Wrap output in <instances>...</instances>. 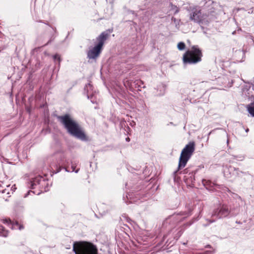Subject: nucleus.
Instances as JSON below:
<instances>
[{"instance_id": "2eb2a0df", "label": "nucleus", "mask_w": 254, "mask_h": 254, "mask_svg": "<svg viewBox=\"0 0 254 254\" xmlns=\"http://www.w3.org/2000/svg\"><path fill=\"white\" fill-rule=\"evenodd\" d=\"M3 222L5 224H11V220L9 219H5L3 220Z\"/></svg>"}, {"instance_id": "aec40b11", "label": "nucleus", "mask_w": 254, "mask_h": 254, "mask_svg": "<svg viewBox=\"0 0 254 254\" xmlns=\"http://www.w3.org/2000/svg\"><path fill=\"white\" fill-rule=\"evenodd\" d=\"M126 140L127 141H130V138H128V137H127L126 138Z\"/></svg>"}, {"instance_id": "6ab92c4d", "label": "nucleus", "mask_w": 254, "mask_h": 254, "mask_svg": "<svg viewBox=\"0 0 254 254\" xmlns=\"http://www.w3.org/2000/svg\"><path fill=\"white\" fill-rule=\"evenodd\" d=\"M90 86H91L90 84H88L87 85H86L85 87V90H86V89H87L88 87H90Z\"/></svg>"}, {"instance_id": "4468645a", "label": "nucleus", "mask_w": 254, "mask_h": 254, "mask_svg": "<svg viewBox=\"0 0 254 254\" xmlns=\"http://www.w3.org/2000/svg\"><path fill=\"white\" fill-rule=\"evenodd\" d=\"M171 6H172V7H174V8H175L174 13H175V14H177V13H178V12H179V8H178L176 6H174V5H173V4H172V3H171Z\"/></svg>"}, {"instance_id": "20e7f679", "label": "nucleus", "mask_w": 254, "mask_h": 254, "mask_svg": "<svg viewBox=\"0 0 254 254\" xmlns=\"http://www.w3.org/2000/svg\"><path fill=\"white\" fill-rule=\"evenodd\" d=\"M202 56L201 51L197 46H193L190 50L185 53L183 57L185 64H194L201 61Z\"/></svg>"}, {"instance_id": "7ed1b4c3", "label": "nucleus", "mask_w": 254, "mask_h": 254, "mask_svg": "<svg viewBox=\"0 0 254 254\" xmlns=\"http://www.w3.org/2000/svg\"><path fill=\"white\" fill-rule=\"evenodd\" d=\"M109 33L105 31L97 37L98 43L93 48L87 51V58L89 60H96L101 54L105 41L107 40Z\"/></svg>"}, {"instance_id": "9b49d317", "label": "nucleus", "mask_w": 254, "mask_h": 254, "mask_svg": "<svg viewBox=\"0 0 254 254\" xmlns=\"http://www.w3.org/2000/svg\"><path fill=\"white\" fill-rule=\"evenodd\" d=\"M178 48L180 51H183L185 49V44L183 42H180L178 44Z\"/></svg>"}, {"instance_id": "412c9836", "label": "nucleus", "mask_w": 254, "mask_h": 254, "mask_svg": "<svg viewBox=\"0 0 254 254\" xmlns=\"http://www.w3.org/2000/svg\"><path fill=\"white\" fill-rule=\"evenodd\" d=\"M206 254H211V252L207 251L206 252Z\"/></svg>"}, {"instance_id": "f03ea898", "label": "nucleus", "mask_w": 254, "mask_h": 254, "mask_svg": "<svg viewBox=\"0 0 254 254\" xmlns=\"http://www.w3.org/2000/svg\"><path fill=\"white\" fill-rule=\"evenodd\" d=\"M73 251L75 254H97V246L86 241H75L73 245Z\"/></svg>"}, {"instance_id": "4be33fe9", "label": "nucleus", "mask_w": 254, "mask_h": 254, "mask_svg": "<svg viewBox=\"0 0 254 254\" xmlns=\"http://www.w3.org/2000/svg\"><path fill=\"white\" fill-rule=\"evenodd\" d=\"M23 229V227H22V226H19V229H20V230H21V229Z\"/></svg>"}, {"instance_id": "f257e3e1", "label": "nucleus", "mask_w": 254, "mask_h": 254, "mask_svg": "<svg viewBox=\"0 0 254 254\" xmlns=\"http://www.w3.org/2000/svg\"><path fill=\"white\" fill-rule=\"evenodd\" d=\"M57 119L70 135L81 141L89 140L88 137L79 124L73 120L69 114L58 116Z\"/></svg>"}, {"instance_id": "0eeeda50", "label": "nucleus", "mask_w": 254, "mask_h": 254, "mask_svg": "<svg viewBox=\"0 0 254 254\" xmlns=\"http://www.w3.org/2000/svg\"><path fill=\"white\" fill-rule=\"evenodd\" d=\"M230 211L226 206L223 205L219 208L215 209L212 213V216H215L218 219L225 217L229 214Z\"/></svg>"}, {"instance_id": "423d86ee", "label": "nucleus", "mask_w": 254, "mask_h": 254, "mask_svg": "<svg viewBox=\"0 0 254 254\" xmlns=\"http://www.w3.org/2000/svg\"><path fill=\"white\" fill-rule=\"evenodd\" d=\"M56 157L57 158V162L59 165L64 166V169L65 171L69 172V171L67 170V168L65 166L68 164L69 162L66 158V155L63 151L57 152L56 154Z\"/></svg>"}, {"instance_id": "b1692460", "label": "nucleus", "mask_w": 254, "mask_h": 254, "mask_svg": "<svg viewBox=\"0 0 254 254\" xmlns=\"http://www.w3.org/2000/svg\"><path fill=\"white\" fill-rule=\"evenodd\" d=\"M253 84L254 85V77H253Z\"/></svg>"}, {"instance_id": "39448f33", "label": "nucleus", "mask_w": 254, "mask_h": 254, "mask_svg": "<svg viewBox=\"0 0 254 254\" xmlns=\"http://www.w3.org/2000/svg\"><path fill=\"white\" fill-rule=\"evenodd\" d=\"M195 150V143L194 141H190L187 144L181 152L179 158L178 170L174 172V174L177 173L178 171L181 168L185 167L187 162L193 154Z\"/></svg>"}, {"instance_id": "ddd939ff", "label": "nucleus", "mask_w": 254, "mask_h": 254, "mask_svg": "<svg viewBox=\"0 0 254 254\" xmlns=\"http://www.w3.org/2000/svg\"><path fill=\"white\" fill-rule=\"evenodd\" d=\"M70 164H71V168L72 169V172H74L75 173H78L79 169L75 170V167L74 165L73 164L72 162H70Z\"/></svg>"}, {"instance_id": "6e6552de", "label": "nucleus", "mask_w": 254, "mask_h": 254, "mask_svg": "<svg viewBox=\"0 0 254 254\" xmlns=\"http://www.w3.org/2000/svg\"><path fill=\"white\" fill-rule=\"evenodd\" d=\"M46 183V182L44 178L41 176H38L34 178L31 182V189H35L36 187L38 186V188L39 189H42Z\"/></svg>"}, {"instance_id": "393cba45", "label": "nucleus", "mask_w": 254, "mask_h": 254, "mask_svg": "<svg viewBox=\"0 0 254 254\" xmlns=\"http://www.w3.org/2000/svg\"><path fill=\"white\" fill-rule=\"evenodd\" d=\"M40 194V192H38V193H37V194Z\"/></svg>"}, {"instance_id": "dca6fc26", "label": "nucleus", "mask_w": 254, "mask_h": 254, "mask_svg": "<svg viewBox=\"0 0 254 254\" xmlns=\"http://www.w3.org/2000/svg\"><path fill=\"white\" fill-rule=\"evenodd\" d=\"M32 193L33 194H35V192L34 191H32V190H29L26 194H25V195H24V197H27L28 196V195L29 194H30V193Z\"/></svg>"}, {"instance_id": "9d476101", "label": "nucleus", "mask_w": 254, "mask_h": 254, "mask_svg": "<svg viewBox=\"0 0 254 254\" xmlns=\"http://www.w3.org/2000/svg\"><path fill=\"white\" fill-rule=\"evenodd\" d=\"M247 109L249 114L252 117H254V100L253 103L247 105Z\"/></svg>"}, {"instance_id": "a211bd4d", "label": "nucleus", "mask_w": 254, "mask_h": 254, "mask_svg": "<svg viewBox=\"0 0 254 254\" xmlns=\"http://www.w3.org/2000/svg\"><path fill=\"white\" fill-rule=\"evenodd\" d=\"M107 0V2L111 4H113L114 2V0Z\"/></svg>"}, {"instance_id": "1a4fd4ad", "label": "nucleus", "mask_w": 254, "mask_h": 254, "mask_svg": "<svg viewBox=\"0 0 254 254\" xmlns=\"http://www.w3.org/2000/svg\"><path fill=\"white\" fill-rule=\"evenodd\" d=\"M190 19L195 23H200L202 19L200 11L197 10V9L192 11V12L190 13Z\"/></svg>"}, {"instance_id": "5701e85b", "label": "nucleus", "mask_w": 254, "mask_h": 254, "mask_svg": "<svg viewBox=\"0 0 254 254\" xmlns=\"http://www.w3.org/2000/svg\"><path fill=\"white\" fill-rule=\"evenodd\" d=\"M246 132H248L249 131V129H248V128H247V129H246Z\"/></svg>"}, {"instance_id": "a878e982", "label": "nucleus", "mask_w": 254, "mask_h": 254, "mask_svg": "<svg viewBox=\"0 0 254 254\" xmlns=\"http://www.w3.org/2000/svg\"><path fill=\"white\" fill-rule=\"evenodd\" d=\"M207 247H210V246L208 245V246H207Z\"/></svg>"}, {"instance_id": "f8f14e48", "label": "nucleus", "mask_w": 254, "mask_h": 254, "mask_svg": "<svg viewBox=\"0 0 254 254\" xmlns=\"http://www.w3.org/2000/svg\"><path fill=\"white\" fill-rule=\"evenodd\" d=\"M53 58H54V59L55 61H57L59 63V64H60V62L61 61L60 56H59L58 54H56L55 55L53 56Z\"/></svg>"}, {"instance_id": "f3484780", "label": "nucleus", "mask_w": 254, "mask_h": 254, "mask_svg": "<svg viewBox=\"0 0 254 254\" xmlns=\"http://www.w3.org/2000/svg\"><path fill=\"white\" fill-rule=\"evenodd\" d=\"M172 20L174 21V23H176V24L177 23H178V21L177 19H176V18H174V17H172Z\"/></svg>"}]
</instances>
